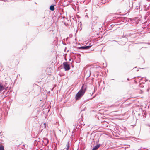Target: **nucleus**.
<instances>
[{"instance_id": "obj_5", "label": "nucleus", "mask_w": 150, "mask_h": 150, "mask_svg": "<svg viewBox=\"0 0 150 150\" xmlns=\"http://www.w3.org/2000/svg\"><path fill=\"white\" fill-rule=\"evenodd\" d=\"M101 144H99L95 145L92 150H96L98 149L101 146Z\"/></svg>"}, {"instance_id": "obj_7", "label": "nucleus", "mask_w": 150, "mask_h": 150, "mask_svg": "<svg viewBox=\"0 0 150 150\" xmlns=\"http://www.w3.org/2000/svg\"><path fill=\"white\" fill-rule=\"evenodd\" d=\"M70 141H68V142H67V144L66 145V149H69V148L70 147Z\"/></svg>"}, {"instance_id": "obj_22", "label": "nucleus", "mask_w": 150, "mask_h": 150, "mask_svg": "<svg viewBox=\"0 0 150 150\" xmlns=\"http://www.w3.org/2000/svg\"><path fill=\"white\" fill-rule=\"evenodd\" d=\"M75 40H76V38H75Z\"/></svg>"}, {"instance_id": "obj_2", "label": "nucleus", "mask_w": 150, "mask_h": 150, "mask_svg": "<svg viewBox=\"0 0 150 150\" xmlns=\"http://www.w3.org/2000/svg\"><path fill=\"white\" fill-rule=\"evenodd\" d=\"M80 46H74V48H77V49L83 50H86L89 49L91 46L92 45H85L82 46L80 45V44H79Z\"/></svg>"}, {"instance_id": "obj_12", "label": "nucleus", "mask_w": 150, "mask_h": 150, "mask_svg": "<svg viewBox=\"0 0 150 150\" xmlns=\"http://www.w3.org/2000/svg\"><path fill=\"white\" fill-rule=\"evenodd\" d=\"M87 72L89 74V76H88L89 77L90 75V70H89V71H87Z\"/></svg>"}, {"instance_id": "obj_21", "label": "nucleus", "mask_w": 150, "mask_h": 150, "mask_svg": "<svg viewBox=\"0 0 150 150\" xmlns=\"http://www.w3.org/2000/svg\"><path fill=\"white\" fill-rule=\"evenodd\" d=\"M44 124L45 125H46V123H44Z\"/></svg>"}, {"instance_id": "obj_10", "label": "nucleus", "mask_w": 150, "mask_h": 150, "mask_svg": "<svg viewBox=\"0 0 150 150\" xmlns=\"http://www.w3.org/2000/svg\"><path fill=\"white\" fill-rule=\"evenodd\" d=\"M0 150H4V149L3 146L2 145L0 146Z\"/></svg>"}, {"instance_id": "obj_20", "label": "nucleus", "mask_w": 150, "mask_h": 150, "mask_svg": "<svg viewBox=\"0 0 150 150\" xmlns=\"http://www.w3.org/2000/svg\"><path fill=\"white\" fill-rule=\"evenodd\" d=\"M90 51H89V52H88V53H90Z\"/></svg>"}, {"instance_id": "obj_17", "label": "nucleus", "mask_w": 150, "mask_h": 150, "mask_svg": "<svg viewBox=\"0 0 150 150\" xmlns=\"http://www.w3.org/2000/svg\"><path fill=\"white\" fill-rule=\"evenodd\" d=\"M148 125V126H150V125Z\"/></svg>"}, {"instance_id": "obj_14", "label": "nucleus", "mask_w": 150, "mask_h": 150, "mask_svg": "<svg viewBox=\"0 0 150 150\" xmlns=\"http://www.w3.org/2000/svg\"><path fill=\"white\" fill-rule=\"evenodd\" d=\"M127 80H128V81H129V78H128L127 79Z\"/></svg>"}, {"instance_id": "obj_19", "label": "nucleus", "mask_w": 150, "mask_h": 150, "mask_svg": "<svg viewBox=\"0 0 150 150\" xmlns=\"http://www.w3.org/2000/svg\"><path fill=\"white\" fill-rule=\"evenodd\" d=\"M70 37H71V35H70Z\"/></svg>"}, {"instance_id": "obj_3", "label": "nucleus", "mask_w": 150, "mask_h": 150, "mask_svg": "<svg viewBox=\"0 0 150 150\" xmlns=\"http://www.w3.org/2000/svg\"><path fill=\"white\" fill-rule=\"evenodd\" d=\"M63 68L64 69L65 71H68L70 69V66L68 63V62H64L63 63Z\"/></svg>"}, {"instance_id": "obj_24", "label": "nucleus", "mask_w": 150, "mask_h": 150, "mask_svg": "<svg viewBox=\"0 0 150 150\" xmlns=\"http://www.w3.org/2000/svg\"><path fill=\"white\" fill-rule=\"evenodd\" d=\"M68 38H66V40H67V39Z\"/></svg>"}, {"instance_id": "obj_23", "label": "nucleus", "mask_w": 150, "mask_h": 150, "mask_svg": "<svg viewBox=\"0 0 150 150\" xmlns=\"http://www.w3.org/2000/svg\"><path fill=\"white\" fill-rule=\"evenodd\" d=\"M77 150H79V149H77Z\"/></svg>"}, {"instance_id": "obj_8", "label": "nucleus", "mask_w": 150, "mask_h": 150, "mask_svg": "<svg viewBox=\"0 0 150 150\" xmlns=\"http://www.w3.org/2000/svg\"><path fill=\"white\" fill-rule=\"evenodd\" d=\"M123 36L124 37H130V34H129V33H127V34H126L125 35H124V34Z\"/></svg>"}, {"instance_id": "obj_1", "label": "nucleus", "mask_w": 150, "mask_h": 150, "mask_svg": "<svg viewBox=\"0 0 150 150\" xmlns=\"http://www.w3.org/2000/svg\"><path fill=\"white\" fill-rule=\"evenodd\" d=\"M86 86L85 84L82 85L81 89L76 94L75 97V100H76L80 99L84 95L86 90Z\"/></svg>"}, {"instance_id": "obj_9", "label": "nucleus", "mask_w": 150, "mask_h": 150, "mask_svg": "<svg viewBox=\"0 0 150 150\" xmlns=\"http://www.w3.org/2000/svg\"><path fill=\"white\" fill-rule=\"evenodd\" d=\"M50 9L51 11H54V6L53 5H51L50 7Z\"/></svg>"}, {"instance_id": "obj_15", "label": "nucleus", "mask_w": 150, "mask_h": 150, "mask_svg": "<svg viewBox=\"0 0 150 150\" xmlns=\"http://www.w3.org/2000/svg\"><path fill=\"white\" fill-rule=\"evenodd\" d=\"M66 49V47H65V48L64 49V51H65Z\"/></svg>"}, {"instance_id": "obj_6", "label": "nucleus", "mask_w": 150, "mask_h": 150, "mask_svg": "<svg viewBox=\"0 0 150 150\" xmlns=\"http://www.w3.org/2000/svg\"><path fill=\"white\" fill-rule=\"evenodd\" d=\"M5 87L0 82V93L4 90Z\"/></svg>"}, {"instance_id": "obj_18", "label": "nucleus", "mask_w": 150, "mask_h": 150, "mask_svg": "<svg viewBox=\"0 0 150 150\" xmlns=\"http://www.w3.org/2000/svg\"><path fill=\"white\" fill-rule=\"evenodd\" d=\"M68 51H69V50H67V52H68Z\"/></svg>"}, {"instance_id": "obj_13", "label": "nucleus", "mask_w": 150, "mask_h": 150, "mask_svg": "<svg viewBox=\"0 0 150 150\" xmlns=\"http://www.w3.org/2000/svg\"><path fill=\"white\" fill-rule=\"evenodd\" d=\"M62 43H63V44L64 45H66V44L64 42H63V41H62Z\"/></svg>"}, {"instance_id": "obj_16", "label": "nucleus", "mask_w": 150, "mask_h": 150, "mask_svg": "<svg viewBox=\"0 0 150 150\" xmlns=\"http://www.w3.org/2000/svg\"><path fill=\"white\" fill-rule=\"evenodd\" d=\"M69 149H66V150H69Z\"/></svg>"}, {"instance_id": "obj_4", "label": "nucleus", "mask_w": 150, "mask_h": 150, "mask_svg": "<svg viewBox=\"0 0 150 150\" xmlns=\"http://www.w3.org/2000/svg\"><path fill=\"white\" fill-rule=\"evenodd\" d=\"M42 142L45 146H46L49 143L48 140L47 138H44Z\"/></svg>"}, {"instance_id": "obj_11", "label": "nucleus", "mask_w": 150, "mask_h": 150, "mask_svg": "<svg viewBox=\"0 0 150 150\" xmlns=\"http://www.w3.org/2000/svg\"><path fill=\"white\" fill-rule=\"evenodd\" d=\"M142 83H140L139 84V86L140 87L142 88H143L144 87V86L143 85Z\"/></svg>"}]
</instances>
